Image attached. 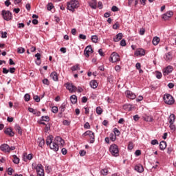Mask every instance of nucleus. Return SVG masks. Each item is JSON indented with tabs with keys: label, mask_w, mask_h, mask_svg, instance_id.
Here are the masks:
<instances>
[{
	"label": "nucleus",
	"mask_w": 176,
	"mask_h": 176,
	"mask_svg": "<svg viewBox=\"0 0 176 176\" xmlns=\"http://www.w3.org/2000/svg\"><path fill=\"white\" fill-rule=\"evenodd\" d=\"M50 149L54 151V152H57L58 151V144L55 142H52V144L50 145Z\"/></svg>",
	"instance_id": "18"
},
{
	"label": "nucleus",
	"mask_w": 176,
	"mask_h": 176,
	"mask_svg": "<svg viewBox=\"0 0 176 176\" xmlns=\"http://www.w3.org/2000/svg\"><path fill=\"white\" fill-rule=\"evenodd\" d=\"M13 157V163H14V164H19V163H20V159L19 157H17V155H14L12 156Z\"/></svg>",
	"instance_id": "32"
},
{
	"label": "nucleus",
	"mask_w": 176,
	"mask_h": 176,
	"mask_svg": "<svg viewBox=\"0 0 176 176\" xmlns=\"http://www.w3.org/2000/svg\"><path fill=\"white\" fill-rule=\"evenodd\" d=\"M41 120H43L44 122H49V120H50V118H49V116H42Z\"/></svg>",
	"instance_id": "43"
},
{
	"label": "nucleus",
	"mask_w": 176,
	"mask_h": 176,
	"mask_svg": "<svg viewBox=\"0 0 176 176\" xmlns=\"http://www.w3.org/2000/svg\"><path fill=\"white\" fill-rule=\"evenodd\" d=\"M11 4H12V3H10V0H6V1H5V5H6V6H7V7H9V6L11 5Z\"/></svg>",
	"instance_id": "62"
},
{
	"label": "nucleus",
	"mask_w": 176,
	"mask_h": 176,
	"mask_svg": "<svg viewBox=\"0 0 176 176\" xmlns=\"http://www.w3.org/2000/svg\"><path fill=\"white\" fill-rule=\"evenodd\" d=\"M67 108V102H64L61 104L60 107H59V109H60V112L63 113L64 111H65V109Z\"/></svg>",
	"instance_id": "30"
},
{
	"label": "nucleus",
	"mask_w": 176,
	"mask_h": 176,
	"mask_svg": "<svg viewBox=\"0 0 176 176\" xmlns=\"http://www.w3.org/2000/svg\"><path fill=\"white\" fill-rule=\"evenodd\" d=\"M171 152H173V147H171V146L168 147L167 153H168V155H171Z\"/></svg>",
	"instance_id": "55"
},
{
	"label": "nucleus",
	"mask_w": 176,
	"mask_h": 176,
	"mask_svg": "<svg viewBox=\"0 0 176 176\" xmlns=\"http://www.w3.org/2000/svg\"><path fill=\"white\" fill-rule=\"evenodd\" d=\"M79 153L80 156H85V155H86V151L85 150H80Z\"/></svg>",
	"instance_id": "56"
},
{
	"label": "nucleus",
	"mask_w": 176,
	"mask_h": 176,
	"mask_svg": "<svg viewBox=\"0 0 176 176\" xmlns=\"http://www.w3.org/2000/svg\"><path fill=\"white\" fill-rule=\"evenodd\" d=\"M79 38L82 39L83 41L86 40V35L80 34L79 35Z\"/></svg>",
	"instance_id": "58"
},
{
	"label": "nucleus",
	"mask_w": 176,
	"mask_h": 176,
	"mask_svg": "<svg viewBox=\"0 0 176 176\" xmlns=\"http://www.w3.org/2000/svg\"><path fill=\"white\" fill-rule=\"evenodd\" d=\"M108 173H109L108 168H104L100 170V173L102 175L107 176V175H108Z\"/></svg>",
	"instance_id": "31"
},
{
	"label": "nucleus",
	"mask_w": 176,
	"mask_h": 176,
	"mask_svg": "<svg viewBox=\"0 0 176 176\" xmlns=\"http://www.w3.org/2000/svg\"><path fill=\"white\" fill-rule=\"evenodd\" d=\"M83 135H85V137L89 135V138H91L90 144H93L94 142V133H93L91 131H87L85 133H83Z\"/></svg>",
	"instance_id": "9"
},
{
	"label": "nucleus",
	"mask_w": 176,
	"mask_h": 176,
	"mask_svg": "<svg viewBox=\"0 0 176 176\" xmlns=\"http://www.w3.org/2000/svg\"><path fill=\"white\" fill-rule=\"evenodd\" d=\"M89 5L91 9H97V0H91L89 2Z\"/></svg>",
	"instance_id": "19"
},
{
	"label": "nucleus",
	"mask_w": 176,
	"mask_h": 176,
	"mask_svg": "<svg viewBox=\"0 0 176 176\" xmlns=\"http://www.w3.org/2000/svg\"><path fill=\"white\" fill-rule=\"evenodd\" d=\"M52 143H53V135H50L49 136L47 137L46 144L47 145H52Z\"/></svg>",
	"instance_id": "22"
},
{
	"label": "nucleus",
	"mask_w": 176,
	"mask_h": 176,
	"mask_svg": "<svg viewBox=\"0 0 176 176\" xmlns=\"http://www.w3.org/2000/svg\"><path fill=\"white\" fill-rule=\"evenodd\" d=\"M8 175H12L13 174V168H8Z\"/></svg>",
	"instance_id": "57"
},
{
	"label": "nucleus",
	"mask_w": 176,
	"mask_h": 176,
	"mask_svg": "<svg viewBox=\"0 0 176 176\" xmlns=\"http://www.w3.org/2000/svg\"><path fill=\"white\" fill-rule=\"evenodd\" d=\"M135 170L138 173H144V166L142 165H137L135 166Z\"/></svg>",
	"instance_id": "25"
},
{
	"label": "nucleus",
	"mask_w": 176,
	"mask_h": 176,
	"mask_svg": "<svg viewBox=\"0 0 176 176\" xmlns=\"http://www.w3.org/2000/svg\"><path fill=\"white\" fill-rule=\"evenodd\" d=\"M123 38V34L122 33H118L116 34V36L113 38V41L114 42H119L122 38Z\"/></svg>",
	"instance_id": "21"
},
{
	"label": "nucleus",
	"mask_w": 176,
	"mask_h": 176,
	"mask_svg": "<svg viewBox=\"0 0 176 176\" xmlns=\"http://www.w3.org/2000/svg\"><path fill=\"white\" fill-rule=\"evenodd\" d=\"M155 76H156L157 79H162V72H155Z\"/></svg>",
	"instance_id": "40"
},
{
	"label": "nucleus",
	"mask_w": 176,
	"mask_h": 176,
	"mask_svg": "<svg viewBox=\"0 0 176 176\" xmlns=\"http://www.w3.org/2000/svg\"><path fill=\"white\" fill-rule=\"evenodd\" d=\"M84 129H90V124H89V122H86L84 124Z\"/></svg>",
	"instance_id": "61"
},
{
	"label": "nucleus",
	"mask_w": 176,
	"mask_h": 176,
	"mask_svg": "<svg viewBox=\"0 0 176 176\" xmlns=\"http://www.w3.org/2000/svg\"><path fill=\"white\" fill-rule=\"evenodd\" d=\"M164 101L168 105H173L174 104V98H173V96L166 94L164 96Z\"/></svg>",
	"instance_id": "6"
},
{
	"label": "nucleus",
	"mask_w": 176,
	"mask_h": 176,
	"mask_svg": "<svg viewBox=\"0 0 176 176\" xmlns=\"http://www.w3.org/2000/svg\"><path fill=\"white\" fill-rule=\"evenodd\" d=\"M79 8V1L78 0H72L67 3V9L70 12H75V9Z\"/></svg>",
	"instance_id": "2"
},
{
	"label": "nucleus",
	"mask_w": 176,
	"mask_h": 176,
	"mask_svg": "<svg viewBox=\"0 0 176 176\" xmlns=\"http://www.w3.org/2000/svg\"><path fill=\"white\" fill-rule=\"evenodd\" d=\"M43 85H47V86H49V85H50V82L47 78L43 80Z\"/></svg>",
	"instance_id": "47"
},
{
	"label": "nucleus",
	"mask_w": 176,
	"mask_h": 176,
	"mask_svg": "<svg viewBox=\"0 0 176 176\" xmlns=\"http://www.w3.org/2000/svg\"><path fill=\"white\" fill-rule=\"evenodd\" d=\"M133 148H134V144H133V142H129L128 145V149H129V151H131Z\"/></svg>",
	"instance_id": "49"
},
{
	"label": "nucleus",
	"mask_w": 176,
	"mask_h": 176,
	"mask_svg": "<svg viewBox=\"0 0 176 176\" xmlns=\"http://www.w3.org/2000/svg\"><path fill=\"white\" fill-rule=\"evenodd\" d=\"M89 85L92 89H97L98 87V83H97V81L96 80H93L89 82Z\"/></svg>",
	"instance_id": "23"
},
{
	"label": "nucleus",
	"mask_w": 176,
	"mask_h": 176,
	"mask_svg": "<svg viewBox=\"0 0 176 176\" xmlns=\"http://www.w3.org/2000/svg\"><path fill=\"white\" fill-rule=\"evenodd\" d=\"M169 128L170 129L172 133H174V131L176 130V126L174 124H170Z\"/></svg>",
	"instance_id": "37"
},
{
	"label": "nucleus",
	"mask_w": 176,
	"mask_h": 176,
	"mask_svg": "<svg viewBox=\"0 0 176 176\" xmlns=\"http://www.w3.org/2000/svg\"><path fill=\"white\" fill-rule=\"evenodd\" d=\"M167 148V143L164 141H162L160 143V148L161 151H164Z\"/></svg>",
	"instance_id": "24"
},
{
	"label": "nucleus",
	"mask_w": 176,
	"mask_h": 176,
	"mask_svg": "<svg viewBox=\"0 0 176 176\" xmlns=\"http://www.w3.org/2000/svg\"><path fill=\"white\" fill-rule=\"evenodd\" d=\"M45 145V140L41 139L39 143H38V146L42 148Z\"/></svg>",
	"instance_id": "44"
},
{
	"label": "nucleus",
	"mask_w": 176,
	"mask_h": 176,
	"mask_svg": "<svg viewBox=\"0 0 176 176\" xmlns=\"http://www.w3.org/2000/svg\"><path fill=\"white\" fill-rule=\"evenodd\" d=\"M50 78L54 81V82H58V74L56 72H53L50 74Z\"/></svg>",
	"instance_id": "16"
},
{
	"label": "nucleus",
	"mask_w": 176,
	"mask_h": 176,
	"mask_svg": "<svg viewBox=\"0 0 176 176\" xmlns=\"http://www.w3.org/2000/svg\"><path fill=\"white\" fill-rule=\"evenodd\" d=\"M54 142L57 144L58 145H60L61 146H64V144H65V142L61 137L56 136L54 139Z\"/></svg>",
	"instance_id": "12"
},
{
	"label": "nucleus",
	"mask_w": 176,
	"mask_h": 176,
	"mask_svg": "<svg viewBox=\"0 0 176 176\" xmlns=\"http://www.w3.org/2000/svg\"><path fill=\"white\" fill-rule=\"evenodd\" d=\"M2 16L4 20H6V21H9V20H12L13 19V15L12 14V12L9 10H3L1 12Z\"/></svg>",
	"instance_id": "5"
},
{
	"label": "nucleus",
	"mask_w": 176,
	"mask_h": 176,
	"mask_svg": "<svg viewBox=\"0 0 176 176\" xmlns=\"http://www.w3.org/2000/svg\"><path fill=\"white\" fill-rule=\"evenodd\" d=\"M111 63H118V61H120V56L116 52H113L110 56V60Z\"/></svg>",
	"instance_id": "7"
},
{
	"label": "nucleus",
	"mask_w": 176,
	"mask_h": 176,
	"mask_svg": "<svg viewBox=\"0 0 176 176\" xmlns=\"http://www.w3.org/2000/svg\"><path fill=\"white\" fill-rule=\"evenodd\" d=\"M111 10H112V12H118V7H116V6H113V7L111 8Z\"/></svg>",
	"instance_id": "63"
},
{
	"label": "nucleus",
	"mask_w": 176,
	"mask_h": 176,
	"mask_svg": "<svg viewBox=\"0 0 176 176\" xmlns=\"http://www.w3.org/2000/svg\"><path fill=\"white\" fill-rule=\"evenodd\" d=\"M151 145H159V142L157 140H153L151 142Z\"/></svg>",
	"instance_id": "50"
},
{
	"label": "nucleus",
	"mask_w": 176,
	"mask_h": 176,
	"mask_svg": "<svg viewBox=\"0 0 176 176\" xmlns=\"http://www.w3.org/2000/svg\"><path fill=\"white\" fill-rule=\"evenodd\" d=\"M79 69H80V67H79V65H76L72 67V71H78Z\"/></svg>",
	"instance_id": "39"
},
{
	"label": "nucleus",
	"mask_w": 176,
	"mask_h": 176,
	"mask_svg": "<svg viewBox=\"0 0 176 176\" xmlns=\"http://www.w3.org/2000/svg\"><path fill=\"white\" fill-rule=\"evenodd\" d=\"M168 122L169 124H174V122H175V115L170 114L168 118Z\"/></svg>",
	"instance_id": "17"
},
{
	"label": "nucleus",
	"mask_w": 176,
	"mask_h": 176,
	"mask_svg": "<svg viewBox=\"0 0 176 176\" xmlns=\"http://www.w3.org/2000/svg\"><path fill=\"white\" fill-rule=\"evenodd\" d=\"M125 96L126 98H129L130 100H135V97H137V96H135V94L133 93V91L130 90H127L125 91Z\"/></svg>",
	"instance_id": "11"
},
{
	"label": "nucleus",
	"mask_w": 176,
	"mask_h": 176,
	"mask_svg": "<svg viewBox=\"0 0 176 176\" xmlns=\"http://www.w3.org/2000/svg\"><path fill=\"white\" fill-rule=\"evenodd\" d=\"M32 167L36 170L38 176H45V170H43V166L41 164H32Z\"/></svg>",
	"instance_id": "1"
},
{
	"label": "nucleus",
	"mask_w": 176,
	"mask_h": 176,
	"mask_svg": "<svg viewBox=\"0 0 176 176\" xmlns=\"http://www.w3.org/2000/svg\"><path fill=\"white\" fill-rule=\"evenodd\" d=\"M32 157H33V156H32V154H29V155H28L26 157H25V160H32Z\"/></svg>",
	"instance_id": "54"
},
{
	"label": "nucleus",
	"mask_w": 176,
	"mask_h": 176,
	"mask_svg": "<svg viewBox=\"0 0 176 176\" xmlns=\"http://www.w3.org/2000/svg\"><path fill=\"white\" fill-rule=\"evenodd\" d=\"M35 57H36V59L39 61V60H41V54L39 53L36 54Z\"/></svg>",
	"instance_id": "64"
},
{
	"label": "nucleus",
	"mask_w": 176,
	"mask_h": 176,
	"mask_svg": "<svg viewBox=\"0 0 176 176\" xmlns=\"http://www.w3.org/2000/svg\"><path fill=\"white\" fill-rule=\"evenodd\" d=\"M174 70V68L171 65L167 66L163 71V74L164 76H166V75H168V74H171L173 71Z\"/></svg>",
	"instance_id": "13"
},
{
	"label": "nucleus",
	"mask_w": 176,
	"mask_h": 176,
	"mask_svg": "<svg viewBox=\"0 0 176 176\" xmlns=\"http://www.w3.org/2000/svg\"><path fill=\"white\" fill-rule=\"evenodd\" d=\"M135 56H145V50L142 48H139L135 52Z\"/></svg>",
	"instance_id": "15"
},
{
	"label": "nucleus",
	"mask_w": 176,
	"mask_h": 176,
	"mask_svg": "<svg viewBox=\"0 0 176 176\" xmlns=\"http://www.w3.org/2000/svg\"><path fill=\"white\" fill-rule=\"evenodd\" d=\"M24 98H25V101L28 102V101H30L31 97L30 96V94H26L24 96Z\"/></svg>",
	"instance_id": "45"
},
{
	"label": "nucleus",
	"mask_w": 176,
	"mask_h": 176,
	"mask_svg": "<svg viewBox=\"0 0 176 176\" xmlns=\"http://www.w3.org/2000/svg\"><path fill=\"white\" fill-rule=\"evenodd\" d=\"M172 59L173 55L171 54V53L168 52L166 54H165L164 60H166V61H171Z\"/></svg>",
	"instance_id": "26"
},
{
	"label": "nucleus",
	"mask_w": 176,
	"mask_h": 176,
	"mask_svg": "<svg viewBox=\"0 0 176 176\" xmlns=\"http://www.w3.org/2000/svg\"><path fill=\"white\" fill-rule=\"evenodd\" d=\"M14 129H15L16 131H17V133H19L20 134V135H21V134H23V131H21V127H20V126L16 124V125H15Z\"/></svg>",
	"instance_id": "33"
},
{
	"label": "nucleus",
	"mask_w": 176,
	"mask_h": 176,
	"mask_svg": "<svg viewBox=\"0 0 176 176\" xmlns=\"http://www.w3.org/2000/svg\"><path fill=\"white\" fill-rule=\"evenodd\" d=\"M91 39L94 43H97V42H98V36L97 35L91 36Z\"/></svg>",
	"instance_id": "34"
},
{
	"label": "nucleus",
	"mask_w": 176,
	"mask_h": 176,
	"mask_svg": "<svg viewBox=\"0 0 176 176\" xmlns=\"http://www.w3.org/2000/svg\"><path fill=\"white\" fill-rule=\"evenodd\" d=\"M109 138L112 142H115V141H116V135L113 133H110Z\"/></svg>",
	"instance_id": "35"
},
{
	"label": "nucleus",
	"mask_w": 176,
	"mask_h": 176,
	"mask_svg": "<svg viewBox=\"0 0 176 176\" xmlns=\"http://www.w3.org/2000/svg\"><path fill=\"white\" fill-rule=\"evenodd\" d=\"M159 42H160V38L157 36H155L153 38V44L154 46H157L159 45Z\"/></svg>",
	"instance_id": "29"
},
{
	"label": "nucleus",
	"mask_w": 176,
	"mask_h": 176,
	"mask_svg": "<svg viewBox=\"0 0 176 176\" xmlns=\"http://www.w3.org/2000/svg\"><path fill=\"white\" fill-rule=\"evenodd\" d=\"M96 113L98 115H101L102 113V109L100 107L96 108Z\"/></svg>",
	"instance_id": "38"
},
{
	"label": "nucleus",
	"mask_w": 176,
	"mask_h": 176,
	"mask_svg": "<svg viewBox=\"0 0 176 176\" xmlns=\"http://www.w3.org/2000/svg\"><path fill=\"white\" fill-rule=\"evenodd\" d=\"M5 134H7V135H10V137H13L14 135V132L10 128H7L5 131Z\"/></svg>",
	"instance_id": "20"
},
{
	"label": "nucleus",
	"mask_w": 176,
	"mask_h": 176,
	"mask_svg": "<svg viewBox=\"0 0 176 176\" xmlns=\"http://www.w3.org/2000/svg\"><path fill=\"white\" fill-rule=\"evenodd\" d=\"M24 52H25V50L23 47H20L18 48V53L20 54H22V53H24Z\"/></svg>",
	"instance_id": "46"
},
{
	"label": "nucleus",
	"mask_w": 176,
	"mask_h": 176,
	"mask_svg": "<svg viewBox=\"0 0 176 176\" xmlns=\"http://www.w3.org/2000/svg\"><path fill=\"white\" fill-rule=\"evenodd\" d=\"M113 30H118L119 28V23L116 22L113 25Z\"/></svg>",
	"instance_id": "59"
},
{
	"label": "nucleus",
	"mask_w": 176,
	"mask_h": 176,
	"mask_svg": "<svg viewBox=\"0 0 176 176\" xmlns=\"http://www.w3.org/2000/svg\"><path fill=\"white\" fill-rule=\"evenodd\" d=\"M70 101L72 104H76V102H78V97H76V95H72L70 97Z\"/></svg>",
	"instance_id": "28"
},
{
	"label": "nucleus",
	"mask_w": 176,
	"mask_h": 176,
	"mask_svg": "<svg viewBox=\"0 0 176 176\" xmlns=\"http://www.w3.org/2000/svg\"><path fill=\"white\" fill-rule=\"evenodd\" d=\"M93 53V48H91V45L87 46L84 50V54L85 57L88 58L90 56V54Z\"/></svg>",
	"instance_id": "10"
},
{
	"label": "nucleus",
	"mask_w": 176,
	"mask_h": 176,
	"mask_svg": "<svg viewBox=\"0 0 176 176\" xmlns=\"http://www.w3.org/2000/svg\"><path fill=\"white\" fill-rule=\"evenodd\" d=\"M120 46H126V40L122 39V40L120 41Z\"/></svg>",
	"instance_id": "60"
},
{
	"label": "nucleus",
	"mask_w": 176,
	"mask_h": 176,
	"mask_svg": "<svg viewBox=\"0 0 176 176\" xmlns=\"http://www.w3.org/2000/svg\"><path fill=\"white\" fill-rule=\"evenodd\" d=\"M52 112H53V113H57L58 112V107L56 106L52 107Z\"/></svg>",
	"instance_id": "41"
},
{
	"label": "nucleus",
	"mask_w": 176,
	"mask_h": 176,
	"mask_svg": "<svg viewBox=\"0 0 176 176\" xmlns=\"http://www.w3.org/2000/svg\"><path fill=\"white\" fill-rule=\"evenodd\" d=\"M33 98H34V101H36V102H39V101H41V98H39V96H38L36 95L34 96L33 97Z\"/></svg>",
	"instance_id": "51"
},
{
	"label": "nucleus",
	"mask_w": 176,
	"mask_h": 176,
	"mask_svg": "<svg viewBox=\"0 0 176 176\" xmlns=\"http://www.w3.org/2000/svg\"><path fill=\"white\" fill-rule=\"evenodd\" d=\"M174 14V12H173L172 11H168L166 13L162 14V19L163 20L167 21L168 20V19H170V17H171Z\"/></svg>",
	"instance_id": "14"
},
{
	"label": "nucleus",
	"mask_w": 176,
	"mask_h": 176,
	"mask_svg": "<svg viewBox=\"0 0 176 176\" xmlns=\"http://www.w3.org/2000/svg\"><path fill=\"white\" fill-rule=\"evenodd\" d=\"M139 34H140V35H144L145 28H140V31H139Z\"/></svg>",
	"instance_id": "48"
},
{
	"label": "nucleus",
	"mask_w": 176,
	"mask_h": 176,
	"mask_svg": "<svg viewBox=\"0 0 176 176\" xmlns=\"http://www.w3.org/2000/svg\"><path fill=\"white\" fill-rule=\"evenodd\" d=\"M109 151L110 153H111L112 156H114L115 157H118V156H119V147L116 144L110 145Z\"/></svg>",
	"instance_id": "4"
},
{
	"label": "nucleus",
	"mask_w": 176,
	"mask_h": 176,
	"mask_svg": "<svg viewBox=\"0 0 176 176\" xmlns=\"http://www.w3.org/2000/svg\"><path fill=\"white\" fill-rule=\"evenodd\" d=\"M143 119L145 120V122H152L153 120V117L152 116L145 115L143 116Z\"/></svg>",
	"instance_id": "27"
},
{
	"label": "nucleus",
	"mask_w": 176,
	"mask_h": 176,
	"mask_svg": "<svg viewBox=\"0 0 176 176\" xmlns=\"http://www.w3.org/2000/svg\"><path fill=\"white\" fill-rule=\"evenodd\" d=\"M14 149H16L15 146H12L10 147L8 144H3L0 146V150L4 153H10V151H14Z\"/></svg>",
	"instance_id": "3"
},
{
	"label": "nucleus",
	"mask_w": 176,
	"mask_h": 176,
	"mask_svg": "<svg viewBox=\"0 0 176 176\" xmlns=\"http://www.w3.org/2000/svg\"><path fill=\"white\" fill-rule=\"evenodd\" d=\"M1 38H8V33L6 32H1Z\"/></svg>",
	"instance_id": "52"
},
{
	"label": "nucleus",
	"mask_w": 176,
	"mask_h": 176,
	"mask_svg": "<svg viewBox=\"0 0 176 176\" xmlns=\"http://www.w3.org/2000/svg\"><path fill=\"white\" fill-rule=\"evenodd\" d=\"M65 86L70 93H75L76 91V87L72 83L67 82L65 84Z\"/></svg>",
	"instance_id": "8"
},
{
	"label": "nucleus",
	"mask_w": 176,
	"mask_h": 176,
	"mask_svg": "<svg viewBox=\"0 0 176 176\" xmlns=\"http://www.w3.org/2000/svg\"><path fill=\"white\" fill-rule=\"evenodd\" d=\"M113 133L116 135V137H119L120 135V131L118 129V128L113 129Z\"/></svg>",
	"instance_id": "36"
},
{
	"label": "nucleus",
	"mask_w": 176,
	"mask_h": 176,
	"mask_svg": "<svg viewBox=\"0 0 176 176\" xmlns=\"http://www.w3.org/2000/svg\"><path fill=\"white\" fill-rule=\"evenodd\" d=\"M53 8H54V6H53V3H49L47 5V10H52V9H53Z\"/></svg>",
	"instance_id": "42"
},
{
	"label": "nucleus",
	"mask_w": 176,
	"mask_h": 176,
	"mask_svg": "<svg viewBox=\"0 0 176 176\" xmlns=\"http://www.w3.org/2000/svg\"><path fill=\"white\" fill-rule=\"evenodd\" d=\"M61 153L63 155H67L68 153V151L65 148H63L61 150Z\"/></svg>",
	"instance_id": "53"
}]
</instances>
